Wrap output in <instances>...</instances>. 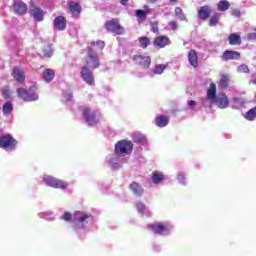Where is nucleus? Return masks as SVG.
I'll list each match as a JSON object with an SVG mask.
<instances>
[{
	"label": "nucleus",
	"mask_w": 256,
	"mask_h": 256,
	"mask_svg": "<svg viewBox=\"0 0 256 256\" xmlns=\"http://www.w3.org/2000/svg\"><path fill=\"white\" fill-rule=\"evenodd\" d=\"M105 49L104 41L92 42L91 46L88 47V54L86 57V65L92 67V69H99L101 63L99 62V58L97 57V51H103Z\"/></svg>",
	"instance_id": "obj_1"
},
{
	"label": "nucleus",
	"mask_w": 256,
	"mask_h": 256,
	"mask_svg": "<svg viewBox=\"0 0 256 256\" xmlns=\"http://www.w3.org/2000/svg\"><path fill=\"white\" fill-rule=\"evenodd\" d=\"M219 87L221 89H227L229 87V77L222 76L220 81H219Z\"/></svg>",
	"instance_id": "obj_36"
},
{
	"label": "nucleus",
	"mask_w": 256,
	"mask_h": 256,
	"mask_svg": "<svg viewBox=\"0 0 256 256\" xmlns=\"http://www.w3.org/2000/svg\"><path fill=\"white\" fill-rule=\"evenodd\" d=\"M248 39H256V29L254 32L248 34Z\"/></svg>",
	"instance_id": "obj_45"
},
{
	"label": "nucleus",
	"mask_w": 256,
	"mask_h": 256,
	"mask_svg": "<svg viewBox=\"0 0 256 256\" xmlns=\"http://www.w3.org/2000/svg\"><path fill=\"white\" fill-rule=\"evenodd\" d=\"M17 141L11 134H3L0 136V149L5 151H15L17 149Z\"/></svg>",
	"instance_id": "obj_5"
},
{
	"label": "nucleus",
	"mask_w": 256,
	"mask_h": 256,
	"mask_svg": "<svg viewBox=\"0 0 256 256\" xmlns=\"http://www.w3.org/2000/svg\"><path fill=\"white\" fill-rule=\"evenodd\" d=\"M90 217H91V215H88L87 213H85L83 211H76L74 213L73 221H74V223L83 225V224L87 223V219H89Z\"/></svg>",
	"instance_id": "obj_16"
},
{
	"label": "nucleus",
	"mask_w": 256,
	"mask_h": 256,
	"mask_svg": "<svg viewBox=\"0 0 256 256\" xmlns=\"http://www.w3.org/2000/svg\"><path fill=\"white\" fill-rule=\"evenodd\" d=\"M154 47H158V49H163L167 47V45H171V40L169 37L165 35L158 36L153 41Z\"/></svg>",
	"instance_id": "obj_12"
},
{
	"label": "nucleus",
	"mask_w": 256,
	"mask_h": 256,
	"mask_svg": "<svg viewBox=\"0 0 256 256\" xmlns=\"http://www.w3.org/2000/svg\"><path fill=\"white\" fill-rule=\"evenodd\" d=\"M175 16L180 19V21H188L187 16L185 15V12H183V9L181 7H176L174 10Z\"/></svg>",
	"instance_id": "obj_29"
},
{
	"label": "nucleus",
	"mask_w": 256,
	"mask_h": 256,
	"mask_svg": "<svg viewBox=\"0 0 256 256\" xmlns=\"http://www.w3.org/2000/svg\"><path fill=\"white\" fill-rule=\"evenodd\" d=\"M237 71H238V73H250L249 66H247L246 64H242V65L238 66Z\"/></svg>",
	"instance_id": "obj_38"
},
{
	"label": "nucleus",
	"mask_w": 256,
	"mask_h": 256,
	"mask_svg": "<svg viewBox=\"0 0 256 256\" xmlns=\"http://www.w3.org/2000/svg\"><path fill=\"white\" fill-rule=\"evenodd\" d=\"M143 9L144 10H141V9L136 10V17H138V19H145V17H147V15L151 13V8H149V6L144 5Z\"/></svg>",
	"instance_id": "obj_28"
},
{
	"label": "nucleus",
	"mask_w": 256,
	"mask_h": 256,
	"mask_svg": "<svg viewBox=\"0 0 256 256\" xmlns=\"http://www.w3.org/2000/svg\"><path fill=\"white\" fill-rule=\"evenodd\" d=\"M165 69H167V66L165 64H158L155 66L153 73L154 75H161L163 71H165Z\"/></svg>",
	"instance_id": "obj_37"
},
{
	"label": "nucleus",
	"mask_w": 256,
	"mask_h": 256,
	"mask_svg": "<svg viewBox=\"0 0 256 256\" xmlns=\"http://www.w3.org/2000/svg\"><path fill=\"white\" fill-rule=\"evenodd\" d=\"M218 11H227L229 7H231V4L227 0H221L217 4Z\"/></svg>",
	"instance_id": "obj_34"
},
{
	"label": "nucleus",
	"mask_w": 256,
	"mask_h": 256,
	"mask_svg": "<svg viewBox=\"0 0 256 256\" xmlns=\"http://www.w3.org/2000/svg\"><path fill=\"white\" fill-rule=\"evenodd\" d=\"M129 189H131V191L134 193V195H136L137 197H141V195H143L144 193V189L143 187H141V184L137 183V182H132L129 185Z\"/></svg>",
	"instance_id": "obj_26"
},
{
	"label": "nucleus",
	"mask_w": 256,
	"mask_h": 256,
	"mask_svg": "<svg viewBox=\"0 0 256 256\" xmlns=\"http://www.w3.org/2000/svg\"><path fill=\"white\" fill-rule=\"evenodd\" d=\"M155 125L157 127L163 128L169 125V116L159 115L155 118Z\"/></svg>",
	"instance_id": "obj_25"
},
{
	"label": "nucleus",
	"mask_w": 256,
	"mask_h": 256,
	"mask_svg": "<svg viewBox=\"0 0 256 256\" xmlns=\"http://www.w3.org/2000/svg\"><path fill=\"white\" fill-rule=\"evenodd\" d=\"M245 119L247 121H255V119H256V107L251 108L250 110H248L246 112Z\"/></svg>",
	"instance_id": "obj_33"
},
{
	"label": "nucleus",
	"mask_w": 256,
	"mask_h": 256,
	"mask_svg": "<svg viewBox=\"0 0 256 256\" xmlns=\"http://www.w3.org/2000/svg\"><path fill=\"white\" fill-rule=\"evenodd\" d=\"M104 27L108 33H115V35H124L125 33V28L119 23L117 18L106 21Z\"/></svg>",
	"instance_id": "obj_4"
},
{
	"label": "nucleus",
	"mask_w": 256,
	"mask_h": 256,
	"mask_svg": "<svg viewBox=\"0 0 256 256\" xmlns=\"http://www.w3.org/2000/svg\"><path fill=\"white\" fill-rule=\"evenodd\" d=\"M221 21V14L215 13L210 19H209V26L210 27H217V24Z\"/></svg>",
	"instance_id": "obj_31"
},
{
	"label": "nucleus",
	"mask_w": 256,
	"mask_h": 256,
	"mask_svg": "<svg viewBox=\"0 0 256 256\" xmlns=\"http://www.w3.org/2000/svg\"><path fill=\"white\" fill-rule=\"evenodd\" d=\"M179 0H170V3H177Z\"/></svg>",
	"instance_id": "obj_49"
},
{
	"label": "nucleus",
	"mask_w": 256,
	"mask_h": 256,
	"mask_svg": "<svg viewBox=\"0 0 256 256\" xmlns=\"http://www.w3.org/2000/svg\"><path fill=\"white\" fill-rule=\"evenodd\" d=\"M188 105H189V107H195V105H197V102H195V100H190L188 102Z\"/></svg>",
	"instance_id": "obj_46"
},
{
	"label": "nucleus",
	"mask_w": 256,
	"mask_h": 256,
	"mask_svg": "<svg viewBox=\"0 0 256 256\" xmlns=\"http://www.w3.org/2000/svg\"><path fill=\"white\" fill-rule=\"evenodd\" d=\"M138 41L142 49H147L151 45V38L149 37H139Z\"/></svg>",
	"instance_id": "obj_30"
},
{
	"label": "nucleus",
	"mask_w": 256,
	"mask_h": 256,
	"mask_svg": "<svg viewBox=\"0 0 256 256\" xmlns=\"http://www.w3.org/2000/svg\"><path fill=\"white\" fill-rule=\"evenodd\" d=\"M2 97L4 99H10L11 98V90H9V87H5L3 90H2Z\"/></svg>",
	"instance_id": "obj_39"
},
{
	"label": "nucleus",
	"mask_w": 256,
	"mask_h": 256,
	"mask_svg": "<svg viewBox=\"0 0 256 256\" xmlns=\"http://www.w3.org/2000/svg\"><path fill=\"white\" fill-rule=\"evenodd\" d=\"M3 115H11L13 113V103L6 102L2 107Z\"/></svg>",
	"instance_id": "obj_32"
},
{
	"label": "nucleus",
	"mask_w": 256,
	"mask_h": 256,
	"mask_svg": "<svg viewBox=\"0 0 256 256\" xmlns=\"http://www.w3.org/2000/svg\"><path fill=\"white\" fill-rule=\"evenodd\" d=\"M211 13H213V11L211 10L210 6H202L198 10V18L202 21H206V19H209V17H211Z\"/></svg>",
	"instance_id": "obj_17"
},
{
	"label": "nucleus",
	"mask_w": 256,
	"mask_h": 256,
	"mask_svg": "<svg viewBox=\"0 0 256 256\" xmlns=\"http://www.w3.org/2000/svg\"><path fill=\"white\" fill-rule=\"evenodd\" d=\"M169 26L171 27L172 31H177V22L170 21Z\"/></svg>",
	"instance_id": "obj_43"
},
{
	"label": "nucleus",
	"mask_w": 256,
	"mask_h": 256,
	"mask_svg": "<svg viewBox=\"0 0 256 256\" xmlns=\"http://www.w3.org/2000/svg\"><path fill=\"white\" fill-rule=\"evenodd\" d=\"M132 61L142 69H149V67H151L150 56L134 55Z\"/></svg>",
	"instance_id": "obj_9"
},
{
	"label": "nucleus",
	"mask_w": 256,
	"mask_h": 256,
	"mask_svg": "<svg viewBox=\"0 0 256 256\" xmlns=\"http://www.w3.org/2000/svg\"><path fill=\"white\" fill-rule=\"evenodd\" d=\"M35 91H37V87L30 86L28 89L27 88H18L16 90V93H17L19 99H22L26 103H29L32 101L39 100V95H37V93H35Z\"/></svg>",
	"instance_id": "obj_2"
},
{
	"label": "nucleus",
	"mask_w": 256,
	"mask_h": 256,
	"mask_svg": "<svg viewBox=\"0 0 256 256\" xmlns=\"http://www.w3.org/2000/svg\"><path fill=\"white\" fill-rule=\"evenodd\" d=\"M80 75L89 87H93L95 85V76L93 75V71L89 69V66H83Z\"/></svg>",
	"instance_id": "obj_8"
},
{
	"label": "nucleus",
	"mask_w": 256,
	"mask_h": 256,
	"mask_svg": "<svg viewBox=\"0 0 256 256\" xmlns=\"http://www.w3.org/2000/svg\"><path fill=\"white\" fill-rule=\"evenodd\" d=\"M151 32L159 33V23L158 22H150Z\"/></svg>",
	"instance_id": "obj_40"
},
{
	"label": "nucleus",
	"mask_w": 256,
	"mask_h": 256,
	"mask_svg": "<svg viewBox=\"0 0 256 256\" xmlns=\"http://www.w3.org/2000/svg\"><path fill=\"white\" fill-rule=\"evenodd\" d=\"M178 181L183 183V181H185V174H183V173L178 174Z\"/></svg>",
	"instance_id": "obj_44"
},
{
	"label": "nucleus",
	"mask_w": 256,
	"mask_h": 256,
	"mask_svg": "<svg viewBox=\"0 0 256 256\" xmlns=\"http://www.w3.org/2000/svg\"><path fill=\"white\" fill-rule=\"evenodd\" d=\"M43 181L48 187H52L53 189H67L68 187V184L63 180L51 176L44 177Z\"/></svg>",
	"instance_id": "obj_6"
},
{
	"label": "nucleus",
	"mask_w": 256,
	"mask_h": 256,
	"mask_svg": "<svg viewBox=\"0 0 256 256\" xmlns=\"http://www.w3.org/2000/svg\"><path fill=\"white\" fill-rule=\"evenodd\" d=\"M56 31H65L67 29V18L65 16H57L53 21Z\"/></svg>",
	"instance_id": "obj_13"
},
{
	"label": "nucleus",
	"mask_w": 256,
	"mask_h": 256,
	"mask_svg": "<svg viewBox=\"0 0 256 256\" xmlns=\"http://www.w3.org/2000/svg\"><path fill=\"white\" fill-rule=\"evenodd\" d=\"M165 179V176L160 172H153L152 174V181L153 183L159 184L161 181Z\"/></svg>",
	"instance_id": "obj_35"
},
{
	"label": "nucleus",
	"mask_w": 256,
	"mask_h": 256,
	"mask_svg": "<svg viewBox=\"0 0 256 256\" xmlns=\"http://www.w3.org/2000/svg\"><path fill=\"white\" fill-rule=\"evenodd\" d=\"M41 59H51L53 57V45L52 44H45L41 48Z\"/></svg>",
	"instance_id": "obj_19"
},
{
	"label": "nucleus",
	"mask_w": 256,
	"mask_h": 256,
	"mask_svg": "<svg viewBox=\"0 0 256 256\" xmlns=\"http://www.w3.org/2000/svg\"><path fill=\"white\" fill-rule=\"evenodd\" d=\"M188 61L191 67H194V68L199 67V57L197 56V51L195 49H191L188 52Z\"/></svg>",
	"instance_id": "obj_21"
},
{
	"label": "nucleus",
	"mask_w": 256,
	"mask_h": 256,
	"mask_svg": "<svg viewBox=\"0 0 256 256\" xmlns=\"http://www.w3.org/2000/svg\"><path fill=\"white\" fill-rule=\"evenodd\" d=\"M12 76L17 81V83H25V72L16 66L12 70Z\"/></svg>",
	"instance_id": "obj_20"
},
{
	"label": "nucleus",
	"mask_w": 256,
	"mask_h": 256,
	"mask_svg": "<svg viewBox=\"0 0 256 256\" xmlns=\"http://www.w3.org/2000/svg\"><path fill=\"white\" fill-rule=\"evenodd\" d=\"M133 151V142L129 140H120L115 144L114 153L117 157H125Z\"/></svg>",
	"instance_id": "obj_3"
},
{
	"label": "nucleus",
	"mask_w": 256,
	"mask_h": 256,
	"mask_svg": "<svg viewBox=\"0 0 256 256\" xmlns=\"http://www.w3.org/2000/svg\"><path fill=\"white\" fill-rule=\"evenodd\" d=\"M82 115L86 123H88L89 127H93V125H97L98 123L97 113L91 111V108L85 106L82 110Z\"/></svg>",
	"instance_id": "obj_7"
},
{
	"label": "nucleus",
	"mask_w": 256,
	"mask_h": 256,
	"mask_svg": "<svg viewBox=\"0 0 256 256\" xmlns=\"http://www.w3.org/2000/svg\"><path fill=\"white\" fill-rule=\"evenodd\" d=\"M207 100L213 103L217 98V85L215 83L210 84V88L207 90Z\"/></svg>",
	"instance_id": "obj_22"
},
{
	"label": "nucleus",
	"mask_w": 256,
	"mask_h": 256,
	"mask_svg": "<svg viewBox=\"0 0 256 256\" xmlns=\"http://www.w3.org/2000/svg\"><path fill=\"white\" fill-rule=\"evenodd\" d=\"M232 15H235V16L239 17L241 15V10H234L232 12Z\"/></svg>",
	"instance_id": "obj_47"
},
{
	"label": "nucleus",
	"mask_w": 256,
	"mask_h": 256,
	"mask_svg": "<svg viewBox=\"0 0 256 256\" xmlns=\"http://www.w3.org/2000/svg\"><path fill=\"white\" fill-rule=\"evenodd\" d=\"M61 219H63V221L69 222L73 219V215L71 212H64L63 216H61Z\"/></svg>",
	"instance_id": "obj_41"
},
{
	"label": "nucleus",
	"mask_w": 256,
	"mask_h": 256,
	"mask_svg": "<svg viewBox=\"0 0 256 256\" xmlns=\"http://www.w3.org/2000/svg\"><path fill=\"white\" fill-rule=\"evenodd\" d=\"M121 5L124 7H127V3H129V0H120Z\"/></svg>",
	"instance_id": "obj_48"
},
{
	"label": "nucleus",
	"mask_w": 256,
	"mask_h": 256,
	"mask_svg": "<svg viewBox=\"0 0 256 256\" xmlns=\"http://www.w3.org/2000/svg\"><path fill=\"white\" fill-rule=\"evenodd\" d=\"M253 85H256V78L252 80Z\"/></svg>",
	"instance_id": "obj_50"
},
{
	"label": "nucleus",
	"mask_w": 256,
	"mask_h": 256,
	"mask_svg": "<svg viewBox=\"0 0 256 256\" xmlns=\"http://www.w3.org/2000/svg\"><path fill=\"white\" fill-rule=\"evenodd\" d=\"M222 61H239L241 53L235 50H225L221 56Z\"/></svg>",
	"instance_id": "obj_10"
},
{
	"label": "nucleus",
	"mask_w": 256,
	"mask_h": 256,
	"mask_svg": "<svg viewBox=\"0 0 256 256\" xmlns=\"http://www.w3.org/2000/svg\"><path fill=\"white\" fill-rule=\"evenodd\" d=\"M212 103H215V105L219 109H227V107H229V98L225 93H221L217 96L216 100L213 101Z\"/></svg>",
	"instance_id": "obj_11"
},
{
	"label": "nucleus",
	"mask_w": 256,
	"mask_h": 256,
	"mask_svg": "<svg viewBox=\"0 0 256 256\" xmlns=\"http://www.w3.org/2000/svg\"><path fill=\"white\" fill-rule=\"evenodd\" d=\"M43 79L46 83H51L55 79V71L51 68H46L43 71Z\"/></svg>",
	"instance_id": "obj_27"
},
{
	"label": "nucleus",
	"mask_w": 256,
	"mask_h": 256,
	"mask_svg": "<svg viewBox=\"0 0 256 256\" xmlns=\"http://www.w3.org/2000/svg\"><path fill=\"white\" fill-rule=\"evenodd\" d=\"M229 45L239 46L242 43L241 35L239 33H231L228 36Z\"/></svg>",
	"instance_id": "obj_24"
},
{
	"label": "nucleus",
	"mask_w": 256,
	"mask_h": 256,
	"mask_svg": "<svg viewBox=\"0 0 256 256\" xmlns=\"http://www.w3.org/2000/svg\"><path fill=\"white\" fill-rule=\"evenodd\" d=\"M68 9L72 15H76V16L81 15V11H82L81 4L77 2H69Z\"/></svg>",
	"instance_id": "obj_23"
},
{
	"label": "nucleus",
	"mask_w": 256,
	"mask_h": 256,
	"mask_svg": "<svg viewBox=\"0 0 256 256\" xmlns=\"http://www.w3.org/2000/svg\"><path fill=\"white\" fill-rule=\"evenodd\" d=\"M30 14L34 17L35 21L41 22L45 17V11L43 9L32 5L30 8Z\"/></svg>",
	"instance_id": "obj_15"
},
{
	"label": "nucleus",
	"mask_w": 256,
	"mask_h": 256,
	"mask_svg": "<svg viewBox=\"0 0 256 256\" xmlns=\"http://www.w3.org/2000/svg\"><path fill=\"white\" fill-rule=\"evenodd\" d=\"M137 209L140 213H143L145 211V204H143V202H138Z\"/></svg>",
	"instance_id": "obj_42"
},
{
	"label": "nucleus",
	"mask_w": 256,
	"mask_h": 256,
	"mask_svg": "<svg viewBox=\"0 0 256 256\" xmlns=\"http://www.w3.org/2000/svg\"><path fill=\"white\" fill-rule=\"evenodd\" d=\"M150 229L155 233L156 235H163L165 231H169V227H167L166 224L162 223H154L150 225Z\"/></svg>",
	"instance_id": "obj_18"
},
{
	"label": "nucleus",
	"mask_w": 256,
	"mask_h": 256,
	"mask_svg": "<svg viewBox=\"0 0 256 256\" xmlns=\"http://www.w3.org/2000/svg\"><path fill=\"white\" fill-rule=\"evenodd\" d=\"M13 10L16 15H26L28 7L23 1H14Z\"/></svg>",
	"instance_id": "obj_14"
}]
</instances>
